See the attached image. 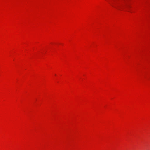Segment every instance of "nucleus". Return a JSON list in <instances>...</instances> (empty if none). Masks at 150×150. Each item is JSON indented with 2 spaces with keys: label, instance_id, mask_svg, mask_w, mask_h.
Here are the masks:
<instances>
[{
  "label": "nucleus",
  "instance_id": "obj_1",
  "mask_svg": "<svg viewBox=\"0 0 150 150\" xmlns=\"http://www.w3.org/2000/svg\"><path fill=\"white\" fill-rule=\"evenodd\" d=\"M118 8V9L121 10V8H120V7H119V8Z\"/></svg>",
  "mask_w": 150,
  "mask_h": 150
}]
</instances>
